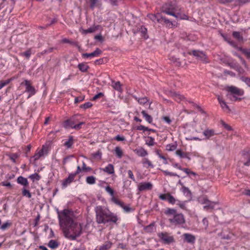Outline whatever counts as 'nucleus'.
Returning <instances> with one entry per match:
<instances>
[{
  "label": "nucleus",
  "instance_id": "16",
  "mask_svg": "<svg viewBox=\"0 0 250 250\" xmlns=\"http://www.w3.org/2000/svg\"><path fill=\"white\" fill-rule=\"evenodd\" d=\"M75 177V174H69L68 177L63 181L62 183V187L66 188L68 185L70 184L74 181Z\"/></svg>",
  "mask_w": 250,
  "mask_h": 250
},
{
  "label": "nucleus",
  "instance_id": "48",
  "mask_svg": "<svg viewBox=\"0 0 250 250\" xmlns=\"http://www.w3.org/2000/svg\"><path fill=\"white\" fill-rule=\"evenodd\" d=\"M22 195L25 197L30 198L31 197V194L28 190L25 188H23L22 190Z\"/></svg>",
  "mask_w": 250,
  "mask_h": 250
},
{
  "label": "nucleus",
  "instance_id": "31",
  "mask_svg": "<svg viewBox=\"0 0 250 250\" xmlns=\"http://www.w3.org/2000/svg\"><path fill=\"white\" fill-rule=\"evenodd\" d=\"M59 245V243L54 240H50L48 244V247L52 249H56Z\"/></svg>",
  "mask_w": 250,
  "mask_h": 250
},
{
  "label": "nucleus",
  "instance_id": "33",
  "mask_svg": "<svg viewBox=\"0 0 250 250\" xmlns=\"http://www.w3.org/2000/svg\"><path fill=\"white\" fill-rule=\"evenodd\" d=\"M146 144L148 146H153L155 144L154 139L151 137L148 136L146 140Z\"/></svg>",
  "mask_w": 250,
  "mask_h": 250
},
{
  "label": "nucleus",
  "instance_id": "40",
  "mask_svg": "<svg viewBox=\"0 0 250 250\" xmlns=\"http://www.w3.org/2000/svg\"><path fill=\"white\" fill-rule=\"evenodd\" d=\"M12 79H7L5 81H0V89L8 84L11 81Z\"/></svg>",
  "mask_w": 250,
  "mask_h": 250
},
{
  "label": "nucleus",
  "instance_id": "46",
  "mask_svg": "<svg viewBox=\"0 0 250 250\" xmlns=\"http://www.w3.org/2000/svg\"><path fill=\"white\" fill-rule=\"evenodd\" d=\"M142 163L144 165H147L149 167L153 168L154 167L153 165L151 163V162L147 158H145L143 159L142 161Z\"/></svg>",
  "mask_w": 250,
  "mask_h": 250
},
{
  "label": "nucleus",
  "instance_id": "57",
  "mask_svg": "<svg viewBox=\"0 0 250 250\" xmlns=\"http://www.w3.org/2000/svg\"><path fill=\"white\" fill-rule=\"evenodd\" d=\"M19 155L17 153H13L10 155V159L14 162H16V159L19 157Z\"/></svg>",
  "mask_w": 250,
  "mask_h": 250
},
{
  "label": "nucleus",
  "instance_id": "26",
  "mask_svg": "<svg viewBox=\"0 0 250 250\" xmlns=\"http://www.w3.org/2000/svg\"><path fill=\"white\" fill-rule=\"evenodd\" d=\"M112 245V243L110 241H106L100 247L99 250H107L111 247Z\"/></svg>",
  "mask_w": 250,
  "mask_h": 250
},
{
  "label": "nucleus",
  "instance_id": "42",
  "mask_svg": "<svg viewBox=\"0 0 250 250\" xmlns=\"http://www.w3.org/2000/svg\"><path fill=\"white\" fill-rule=\"evenodd\" d=\"M181 190L184 194L187 196H190L191 194V191L189 189V188L185 186H183L182 187Z\"/></svg>",
  "mask_w": 250,
  "mask_h": 250
},
{
  "label": "nucleus",
  "instance_id": "20",
  "mask_svg": "<svg viewBox=\"0 0 250 250\" xmlns=\"http://www.w3.org/2000/svg\"><path fill=\"white\" fill-rule=\"evenodd\" d=\"M161 21H164L169 28H172L175 26V23L169 21L165 17H161Z\"/></svg>",
  "mask_w": 250,
  "mask_h": 250
},
{
  "label": "nucleus",
  "instance_id": "56",
  "mask_svg": "<svg viewBox=\"0 0 250 250\" xmlns=\"http://www.w3.org/2000/svg\"><path fill=\"white\" fill-rule=\"evenodd\" d=\"M232 35L234 38H236L237 40H241L242 39V37L240 35V34L239 32L234 31L232 33Z\"/></svg>",
  "mask_w": 250,
  "mask_h": 250
},
{
  "label": "nucleus",
  "instance_id": "34",
  "mask_svg": "<svg viewBox=\"0 0 250 250\" xmlns=\"http://www.w3.org/2000/svg\"><path fill=\"white\" fill-rule=\"evenodd\" d=\"M86 182L90 185L94 184L96 183V178L93 176H88L86 178Z\"/></svg>",
  "mask_w": 250,
  "mask_h": 250
},
{
  "label": "nucleus",
  "instance_id": "54",
  "mask_svg": "<svg viewBox=\"0 0 250 250\" xmlns=\"http://www.w3.org/2000/svg\"><path fill=\"white\" fill-rule=\"evenodd\" d=\"M112 201L115 203L117 205H118L119 206H120L121 207H122V208H123V207L124 206L125 204L124 203L118 200L116 198H112Z\"/></svg>",
  "mask_w": 250,
  "mask_h": 250
},
{
  "label": "nucleus",
  "instance_id": "23",
  "mask_svg": "<svg viewBox=\"0 0 250 250\" xmlns=\"http://www.w3.org/2000/svg\"><path fill=\"white\" fill-rule=\"evenodd\" d=\"M177 147V144L176 142L167 144L166 146V149L168 151H174L176 149Z\"/></svg>",
  "mask_w": 250,
  "mask_h": 250
},
{
  "label": "nucleus",
  "instance_id": "9",
  "mask_svg": "<svg viewBox=\"0 0 250 250\" xmlns=\"http://www.w3.org/2000/svg\"><path fill=\"white\" fill-rule=\"evenodd\" d=\"M192 54L195 56L197 59L205 63L208 62L207 55L202 51L199 50H193Z\"/></svg>",
  "mask_w": 250,
  "mask_h": 250
},
{
  "label": "nucleus",
  "instance_id": "4",
  "mask_svg": "<svg viewBox=\"0 0 250 250\" xmlns=\"http://www.w3.org/2000/svg\"><path fill=\"white\" fill-rule=\"evenodd\" d=\"M165 214L168 215V221L171 225L180 226L185 223V219L182 213H178L176 210L173 208H168Z\"/></svg>",
  "mask_w": 250,
  "mask_h": 250
},
{
  "label": "nucleus",
  "instance_id": "6",
  "mask_svg": "<svg viewBox=\"0 0 250 250\" xmlns=\"http://www.w3.org/2000/svg\"><path fill=\"white\" fill-rule=\"evenodd\" d=\"M170 94V97H171L177 102L180 103L181 101H185L186 102H188L189 103L192 104L193 106L198 108L202 112H204V111L202 110V109H201V107L199 105L194 103L193 102L191 101L187 100L184 95H182L178 93H176L175 92H171Z\"/></svg>",
  "mask_w": 250,
  "mask_h": 250
},
{
  "label": "nucleus",
  "instance_id": "25",
  "mask_svg": "<svg viewBox=\"0 0 250 250\" xmlns=\"http://www.w3.org/2000/svg\"><path fill=\"white\" fill-rule=\"evenodd\" d=\"M17 182L24 186H27L28 185V182L26 178L23 177L22 176H19L17 179Z\"/></svg>",
  "mask_w": 250,
  "mask_h": 250
},
{
  "label": "nucleus",
  "instance_id": "2",
  "mask_svg": "<svg viewBox=\"0 0 250 250\" xmlns=\"http://www.w3.org/2000/svg\"><path fill=\"white\" fill-rule=\"evenodd\" d=\"M96 213V221L99 224H105L112 223L117 224L119 220L118 216L111 212L109 209L101 206H97L95 208Z\"/></svg>",
  "mask_w": 250,
  "mask_h": 250
},
{
  "label": "nucleus",
  "instance_id": "14",
  "mask_svg": "<svg viewBox=\"0 0 250 250\" xmlns=\"http://www.w3.org/2000/svg\"><path fill=\"white\" fill-rule=\"evenodd\" d=\"M102 51L99 48H97L96 50L90 53H83L82 54L83 58H93L95 57H98L102 54Z\"/></svg>",
  "mask_w": 250,
  "mask_h": 250
},
{
  "label": "nucleus",
  "instance_id": "27",
  "mask_svg": "<svg viewBox=\"0 0 250 250\" xmlns=\"http://www.w3.org/2000/svg\"><path fill=\"white\" fill-rule=\"evenodd\" d=\"M134 97L140 104L144 105L149 101L148 99L146 97L138 98L136 96H134Z\"/></svg>",
  "mask_w": 250,
  "mask_h": 250
},
{
  "label": "nucleus",
  "instance_id": "7",
  "mask_svg": "<svg viewBox=\"0 0 250 250\" xmlns=\"http://www.w3.org/2000/svg\"><path fill=\"white\" fill-rule=\"evenodd\" d=\"M49 151V146L48 144H45L42 146V149L39 151H37L34 155L31 158L30 161L32 160L36 162L41 157L47 155Z\"/></svg>",
  "mask_w": 250,
  "mask_h": 250
},
{
  "label": "nucleus",
  "instance_id": "52",
  "mask_svg": "<svg viewBox=\"0 0 250 250\" xmlns=\"http://www.w3.org/2000/svg\"><path fill=\"white\" fill-rule=\"evenodd\" d=\"M199 202L201 204H206L208 203L209 200L206 197H201L199 198Z\"/></svg>",
  "mask_w": 250,
  "mask_h": 250
},
{
  "label": "nucleus",
  "instance_id": "12",
  "mask_svg": "<svg viewBox=\"0 0 250 250\" xmlns=\"http://www.w3.org/2000/svg\"><path fill=\"white\" fill-rule=\"evenodd\" d=\"M182 237L184 242H186L191 245H193L196 240L195 236L190 233H186L183 234Z\"/></svg>",
  "mask_w": 250,
  "mask_h": 250
},
{
  "label": "nucleus",
  "instance_id": "51",
  "mask_svg": "<svg viewBox=\"0 0 250 250\" xmlns=\"http://www.w3.org/2000/svg\"><path fill=\"white\" fill-rule=\"evenodd\" d=\"M162 171L166 176H177V177H179V176L175 173L169 172L167 170H162Z\"/></svg>",
  "mask_w": 250,
  "mask_h": 250
},
{
  "label": "nucleus",
  "instance_id": "19",
  "mask_svg": "<svg viewBox=\"0 0 250 250\" xmlns=\"http://www.w3.org/2000/svg\"><path fill=\"white\" fill-rule=\"evenodd\" d=\"M216 134L217 133L215 132V131L213 129H207L203 132V135L208 139Z\"/></svg>",
  "mask_w": 250,
  "mask_h": 250
},
{
  "label": "nucleus",
  "instance_id": "28",
  "mask_svg": "<svg viewBox=\"0 0 250 250\" xmlns=\"http://www.w3.org/2000/svg\"><path fill=\"white\" fill-rule=\"evenodd\" d=\"M138 31L141 33V36L144 38L147 39L148 38V36L147 35V29L145 27L142 26L139 29Z\"/></svg>",
  "mask_w": 250,
  "mask_h": 250
},
{
  "label": "nucleus",
  "instance_id": "17",
  "mask_svg": "<svg viewBox=\"0 0 250 250\" xmlns=\"http://www.w3.org/2000/svg\"><path fill=\"white\" fill-rule=\"evenodd\" d=\"M217 99L220 104V106L223 110L228 111H230L229 107L227 105L226 102L223 99L222 97H221L220 96H218Z\"/></svg>",
  "mask_w": 250,
  "mask_h": 250
},
{
  "label": "nucleus",
  "instance_id": "53",
  "mask_svg": "<svg viewBox=\"0 0 250 250\" xmlns=\"http://www.w3.org/2000/svg\"><path fill=\"white\" fill-rule=\"evenodd\" d=\"M92 106V104L91 103L87 102V103H84L83 104H82L80 106V107L86 109L87 108L91 107Z\"/></svg>",
  "mask_w": 250,
  "mask_h": 250
},
{
  "label": "nucleus",
  "instance_id": "43",
  "mask_svg": "<svg viewBox=\"0 0 250 250\" xmlns=\"http://www.w3.org/2000/svg\"><path fill=\"white\" fill-rule=\"evenodd\" d=\"M29 178L34 182L35 180L39 181L41 179V176L38 173H34L30 175Z\"/></svg>",
  "mask_w": 250,
  "mask_h": 250
},
{
  "label": "nucleus",
  "instance_id": "41",
  "mask_svg": "<svg viewBox=\"0 0 250 250\" xmlns=\"http://www.w3.org/2000/svg\"><path fill=\"white\" fill-rule=\"evenodd\" d=\"M175 153L177 155L181 158L187 157V153H185L181 149H178L176 151Z\"/></svg>",
  "mask_w": 250,
  "mask_h": 250
},
{
  "label": "nucleus",
  "instance_id": "61",
  "mask_svg": "<svg viewBox=\"0 0 250 250\" xmlns=\"http://www.w3.org/2000/svg\"><path fill=\"white\" fill-rule=\"evenodd\" d=\"M82 170L84 171H89L91 170V168L86 167V164L84 162H83Z\"/></svg>",
  "mask_w": 250,
  "mask_h": 250
},
{
  "label": "nucleus",
  "instance_id": "59",
  "mask_svg": "<svg viewBox=\"0 0 250 250\" xmlns=\"http://www.w3.org/2000/svg\"><path fill=\"white\" fill-rule=\"evenodd\" d=\"M84 99V96H81L79 97H76L75 99V103L77 104L78 103H80L81 102H82Z\"/></svg>",
  "mask_w": 250,
  "mask_h": 250
},
{
  "label": "nucleus",
  "instance_id": "39",
  "mask_svg": "<svg viewBox=\"0 0 250 250\" xmlns=\"http://www.w3.org/2000/svg\"><path fill=\"white\" fill-rule=\"evenodd\" d=\"M115 151L116 155L118 158H122V157L123 156V151L120 147H119V146L116 147L115 149Z\"/></svg>",
  "mask_w": 250,
  "mask_h": 250
},
{
  "label": "nucleus",
  "instance_id": "5",
  "mask_svg": "<svg viewBox=\"0 0 250 250\" xmlns=\"http://www.w3.org/2000/svg\"><path fill=\"white\" fill-rule=\"evenodd\" d=\"M79 115H75L70 119L66 120L64 123V127L66 128H72L77 130L82 128V125L85 124L83 122H80L79 117Z\"/></svg>",
  "mask_w": 250,
  "mask_h": 250
},
{
  "label": "nucleus",
  "instance_id": "63",
  "mask_svg": "<svg viewBox=\"0 0 250 250\" xmlns=\"http://www.w3.org/2000/svg\"><path fill=\"white\" fill-rule=\"evenodd\" d=\"M104 96V94L102 92H100L98 94H96V95H95L93 98H92V100L93 101H95L97 99L102 97Z\"/></svg>",
  "mask_w": 250,
  "mask_h": 250
},
{
  "label": "nucleus",
  "instance_id": "36",
  "mask_svg": "<svg viewBox=\"0 0 250 250\" xmlns=\"http://www.w3.org/2000/svg\"><path fill=\"white\" fill-rule=\"evenodd\" d=\"M236 95H231L229 94H227L226 96L231 101H240L241 100V98H238Z\"/></svg>",
  "mask_w": 250,
  "mask_h": 250
},
{
  "label": "nucleus",
  "instance_id": "38",
  "mask_svg": "<svg viewBox=\"0 0 250 250\" xmlns=\"http://www.w3.org/2000/svg\"><path fill=\"white\" fill-rule=\"evenodd\" d=\"M97 29H98V28L97 26H92V27H90V28H88L87 29L84 30L83 31V33L84 34L93 33V32H95Z\"/></svg>",
  "mask_w": 250,
  "mask_h": 250
},
{
  "label": "nucleus",
  "instance_id": "35",
  "mask_svg": "<svg viewBox=\"0 0 250 250\" xmlns=\"http://www.w3.org/2000/svg\"><path fill=\"white\" fill-rule=\"evenodd\" d=\"M112 86L114 89L119 92L122 91L121 84L120 82H116L113 83Z\"/></svg>",
  "mask_w": 250,
  "mask_h": 250
},
{
  "label": "nucleus",
  "instance_id": "58",
  "mask_svg": "<svg viewBox=\"0 0 250 250\" xmlns=\"http://www.w3.org/2000/svg\"><path fill=\"white\" fill-rule=\"evenodd\" d=\"M136 129L138 130H143V131L148 130V128L147 127H146L143 125H140L137 126Z\"/></svg>",
  "mask_w": 250,
  "mask_h": 250
},
{
  "label": "nucleus",
  "instance_id": "8",
  "mask_svg": "<svg viewBox=\"0 0 250 250\" xmlns=\"http://www.w3.org/2000/svg\"><path fill=\"white\" fill-rule=\"evenodd\" d=\"M158 236L165 244H169L174 242V237L167 232H162L158 234Z\"/></svg>",
  "mask_w": 250,
  "mask_h": 250
},
{
  "label": "nucleus",
  "instance_id": "47",
  "mask_svg": "<svg viewBox=\"0 0 250 250\" xmlns=\"http://www.w3.org/2000/svg\"><path fill=\"white\" fill-rule=\"evenodd\" d=\"M167 201L170 203L172 205L174 204L176 202V200L174 198V197L172 196L171 194L168 193L167 198Z\"/></svg>",
  "mask_w": 250,
  "mask_h": 250
},
{
  "label": "nucleus",
  "instance_id": "49",
  "mask_svg": "<svg viewBox=\"0 0 250 250\" xmlns=\"http://www.w3.org/2000/svg\"><path fill=\"white\" fill-rule=\"evenodd\" d=\"M240 50L246 56V57L250 59V50L248 49H242L241 48Z\"/></svg>",
  "mask_w": 250,
  "mask_h": 250
},
{
  "label": "nucleus",
  "instance_id": "21",
  "mask_svg": "<svg viewBox=\"0 0 250 250\" xmlns=\"http://www.w3.org/2000/svg\"><path fill=\"white\" fill-rule=\"evenodd\" d=\"M102 170L109 174H112L114 173V166L112 164H108L105 167L103 168Z\"/></svg>",
  "mask_w": 250,
  "mask_h": 250
},
{
  "label": "nucleus",
  "instance_id": "30",
  "mask_svg": "<svg viewBox=\"0 0 250 250\" xmlns=\"http://www.w3.org/2000/svg\"><path fill=\"white\" fill-rule=\"evenodd\" d=\"M74 144V140L73 137L72 136H70L67 141H66L64 144V146H66L67 148H70Z\"/></svg>",
  "mask_w": 250,
  "mask_h": 250
},
{
  "label": "nucleus",
  "instance_id": "18",
  "mask_svg": "<svg viewBox=\"0 0 250 250\" xmlns=\"http://www.w3.org/2000/svg\"><path fill=\"white\" fill-rule=\"evenodd\" d=\"M134 152L140 157H145L148 155L147 151L143 147H139L135 149Z\"/></svg>",
  "mask_w": 250,
  "mask_h": 250
},
{
  "label": "nucleus",
  "instance_id": "15",
  "mask_svg": "<svg viewBox=\"0 0 250 250\" xmlns=\"http://www.w3.org/2000/svg\"><path fill=\"white\" fill-rule=\"evenodd\" d=\"M152 188V185L149 182L141 183L138 185V189L140 191L151 189Z\"/></svg>",
  "mask_w": 250,
  "mask_h": 250
},
{
  "label": "nucleus",
  "instance_id": "22",
  "mask_svg": "<svg viewBox=\"0 0 250 250\" xmlns=\"http://www.w3.org/2000/svg\"><path fill=\"white\" fill-rule=\"evenodd\" d=\"M141 113L146 122L149 124H151L152 123V117L150 115H148L145 110H143L141 112Z\"/></svg>",
  "mask_w": 250,
  "mask_h": 250
},
{
  "label": "nucleus",
  "instance_id": "64",
  "mask_svg": "<svg viewBox=\"0 0 250 250\" xmlns=\"http://www.w3.org/2000/svg\"><path fill=\"white\" fill-rule=\"evenodd\" d=\"M98 1V0H90V7L91 9H93L95 7L96 4L97 3Z\"/></svg>",
  "mask_w": 250,
  "mask_h": 250
},
{
  "label": "nucleus",
  "instance_id": "32",
  "mask_svg": "<svg viewBox=\"0 0 250 250\" xmlns=\"http://www.w3.org/2000/svg\"><path fill=\"white\" fill-rule=\"evenodd\" d=\"M250 2V0H235L234 4L235 6H241L244 4L249 3Z\"/></svg>",
  "mask_w": 250,
  "mask_h": 250
},
{
  "label": "nucleus",
  "instance_id": "29",
  "mask_svg": "<svg viewBox=\"0 0 250 250\" xmlns=\"http://www.w3.org/2000/svg\"><path fill=\"white\" fill-rule=\"evenodd\" d=\"M78 67L79 69L83 72H85L87 71L89 68L88 65L86 64V63H80L78 65Z\"/></svg>",
  "mask_w": 250,
  "mask_h": 250
},
{
  "label": "nucleus",
  "instance_id": "11",
  "mask_svg": "<svg viewBox=\"0 0 250 250\" xmlns=\"http://www.w3.org/2000/svg\"><path fill=\"white\" fill-rule=\"evenodd\" d=\"M227 90L229 94L242 96L244 95V90L234 86H230L227 88Z\"/></svg>",
  "mask_w": 250,
  "mask_h": 250
},
{
  "label": "nucleus",
  "instance_id": "55",
  "mask_svg": "<svg viewBox=\"0 0 250 250\" xmlns=\"http://www.w3.org/2000/svg\"><path fill=\"white\" fill-rule=\"evenodd\" d=\"M105 190L108 192L111 196H113L114 192L113 189L109 186H107L105 188Z\"/></svg>",
  "mask_w": 250,
  "mask_h": 250
},
{
  "label": "nucleus",
  "instance_id": "24",
  "mask_svg": "<svg viewBox=\"0 0 250 250\" xmlns=\"http://www.w3.org/2000/svg\"><path fill=\"white\" fill-rule=\"evenodd\" d=\"M215 204L216 203L215 202L209 201L208 203L205 204V206L203 207V208L206 210H212L214 208Z\"/></svg>",
  "mask_w": 250,
  "mask_h": 250
},
{
  "label": "nucleus",
  "instance_id": "62",
  "mask_svg": "<svg viewBox=\"0 0 250 250\" xmlns=\"http://www.w3.org/2000/svg\"><path fill=\"white\" fill-rule=\"evenodd\" d=\"M169 59L173 62L176 63L177 65H180V62L179 61V59H177L173 56H170Z\"/></svg>",
  "mask_w": 250,
  "mask_h": 250
},
{
  "label": "nucleus",
  "instance_id": "50",
  "mask_svg": "<svg viewBox=\"0 0 250 250\" xmlns=\"http://www.w3.org/2000/svg\"><path fill=\"white\" fill-rule=\"evenodd\" d=\"M11 225V223L7 221L0 226V228L2 230H5Z\"/></svg>",
  "mask_w": 250,
  "mask_h": 250
},
{
  "label": "nucleus",
  "instance_id": "37",
  "mask_svg": "<svg viewBox=\"0 0 250 250\" xmlns=\"http://www.w3.org/2000/svg\"><path fill=\"white\" fill-rule=\"evenodd\" d=\"M31 54H32L31 49H29L25 52L21 53L20 55L21 56H24L27 59H29V58L30 57Z\"/></svg>",
  "mask_w": 250,
  "mask_h": 250
},
{
  "label": "nucleus",
  "instance_id": "44",
  "mask_svg": "<svg viewBox=\"0 0 250 250\" xmlns=\"http://www.w3.org/2000/svg\"><path fill=\"white\" fill-rule=\"evenodd\" d=\"M240 80L244 82L249 87H250V78L242 76L240 77Z\"/></svg>",
  "mask_w": 250,
  "mask_h": 250
},
{
  "label": "nucleus",
  "instance_id": "3",
  "mask_svg": "<svg viewBox=\"0 0 250 250\" xmlns=\"http://www.w3.org/2000/svg\"><path fill=\"white\" fill-rule=\"evenodd\" d=\"M181 7L175 4H166L163 8V13L172 16L177 20H187L188 16L182 13Z\"/></svg>",
  "mask_w": 250,
  "mask_h": 250
},
{
  "label": "nucleus",
  "instance_id": "13",
  "mask_svg": "<svg viewBox=\"0 0 250 250\" xmlns=\"http://www.w3.org/2000/svg\"><path fill=\"white\" fill-rule=\"evenodd\" d=\"M241 161L244 166H250V150L243 151L242 155Z\"/></svg>",
  "mask_w": 250,
  "mask_h": 250
},
{
  "label": "nucleus",
  "instance_id": "60",
  "mask_svg": "<svg viewBox=\"0 0 250 250\" xmlns=\"http://www.w3.org/2000/svg\"><path fill=\"white\" fill-rule=\"evenodd\" d=\"M222 125L224 127V128L227 129V130H229V131H230L232 129V127L229 125H228L227 124L225 123L223 121H222Z\"/></svg>",
  "mask_w": 250,
  "mask_h": 250
},
{
  "label": "nucleus",
  "instance_id": "10",
  "mask_svg": "<svg viewBox=\"0 0 250 250\" xmlns=\"http://www.w3.org/2000/svg\"><path fill=\"white\" fill-rule=\"evenodd\" d=\"M23 84L25 86V92L30 94L28 97L34 95L36 93L35 89L33 86H32L31 83L30 81L25 80L24 82L21 83V85Z\"/></svg>",
  "mask_w": 250,
  "mask_h": 250
},
{
  "label": "nucleus",
  "instance_id": "1",
  "mask_svg": "<svg viewBox=\"0 0 250 250\" xmlns=\"http://www.w3.org/2000/svg\"><path fill=\"white\" fill-rule=\"evenodd\" d=\"M59 225L64 236L71 240H75L82 233V226L75 222L73 211L68 209L57 210Z\"/></svg>",
  "mask_w": 250,
  "mask_h": 250
},
{
  "label": "nucleus",
  "instance_id": "45",
  "mask_svg": "<svg viewBox=\"0 0 250 250\" xmlns=\"http://www.w3.org/2000/svg\"><path fill=\"white\" fill-rule=\"evenodd\" d=\"M147 17L151 19L152 21L155 22L157 21V22H160L161 21V19H159L157 16L153 15V14H149L148 15Z\"/></svg>",
  "mask_w": 250,
  "mask_h": 250
}]
</instances>
